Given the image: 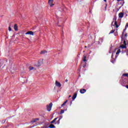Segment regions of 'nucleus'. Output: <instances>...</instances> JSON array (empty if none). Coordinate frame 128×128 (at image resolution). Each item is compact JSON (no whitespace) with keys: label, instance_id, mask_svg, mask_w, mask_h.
<instances>
[{"label":"nucleus","instance_id":"24","mask_svg":"<svg viewBox=\"0 0 128 128\" xmlns=\"http://www.w3.org/2000/svg\"><path fill=\"white\" fill-rule=\"evenodd\" d=\"M8 30H9V32H10L12 30V28H10V26H9Z\"/></svg>","mask_w":128,"mask_h":128},{"label":"nucleus","instance_id":"17","mask_svg":"<svg viewBox=\"0 0 128 128\" xmlns=\"http://www.w3.org/2000/svg\"><path fill=\"white\" fill-rule=\"evenodd\" d=\"M121 48H126V45L122 44L121 46Z\"/></svg>","mask_w":128,"mask_h":128},{"label":"nucleus","instance_id":"35","mask_svg":"<svg viewBox=\"0 0 128 128\" xmlns=\"http://www.w3.org/2000/svg\"><path fill=\"white\" fill-rule=\"evenodd\" d=\"M16 72V70H13V72Z\"/></svg>","mask_w":128,"mask_h":128},{"label":"nucleus","instance_id":"42","mask_svg":"<svg viewBox=\"0 0 128 128\" xmlns=\"http://www.w3.org/2000/svg\"><path fill=\"white\" fill-rule=\"evenodd\" d=\"M70 104H72V102H70Z\"/></svg>","mask_w":128,"mask_h":128},{"label":"nucleus","instance_id":"16","mask_svg":"<svg viewBox=\"0 0 128 128\" xmlns=\"http://www.w3.org/2000/svg\"><path fill=\"white\" fill-rule=\"evenodd\" d=\"M122 76H126L127 78H128V73L123 74Z\"/></svg>","mask_w":128,"mask_h":128},{"label":"nucleus","instance_id":"43","mask_svg":"<svg viewBox=\"0 0 128 128\" xmlns=\"http://www.w3.org/2000/svg\"><path fill=\"white\" fill-rule=\"evenodd\" d=\"M32 34L34 35V32L32 33Z\"/></svg>","mask_w":128,"mask_h":128},{"label":"nucleus","instance_id":"32","mask_svg":"<svg viewBox=\"0 0 128 128\" xmlns=\"http://www.w3.org/2000/svg\"><path fill=\"white\" fill-rule=\"evenodd\" d=\"M111 62H112V64H114V62L112 60L111 61Z\"/></svg>","mask_w":128,"mask_h":128},{"label":"nucleus","instance_id":"10","mask_svg":"<svg viewBox=\"0 0 128 128\" xmlns=\"http://www.w3.org/2000/svg\"><path fill=\"white\" fill-rule=\"evenodd\" d=\"M83 62H86V56L84 55L82 58Z\"/></svg>","mask_w":128,"mask_h":128},{"label":"nucleus","instance_id":"22","mask_svg":"<svg viewBox=\"0 0 128 128\" xmlns=\"http://www.w3.org/2000/svg\"><path fill=\"white\" fill-rule=\"evenodd\" d=\"M126 30V28H124V32L122 33V36H124V32H125V30Z\"/></svg>","mask_w":128,"mask_h":128},{"label":"nucleus","instance_id":"18","mask_svg":"<svg viewBox=\"0 0 128 128\" xmlns=\"http://www.w3.org/2000/svg\"><path fill=\"white\" fill-rule=\"evenodd\" d=\"M60 118H59V120L55 123L56 124H60Z\"/></svg>","mask_w":128,"mask_h":128},{"label":"nucleus","instance_id":"13","mask_svg":"<svg viewBox=\"0 0 128 128\" xmlns=\"http://www.w3.org/2000/svg\"><path fill=\"white\" fill-rule=\"evenodd\" d=\"M58 118H55L54 120H53L52 122H51V124H54V122H56V119Z\"/></svg>","mask_w":128,"mask_h":128},{"label":"nucleus","instance_id":"21","mask_svg":"<svg viewBox=\"0 0 128 128\" xmlns=\"http://www.w3.org/2000/svg\"><path fill=\"white\" fill-rule=\"evenodd\" d=\"M64 110H61L60 114H64Z\"/></svg>","mask_w":128,"mask_h":128},{"label":"nucleus","instance_id":"2","mask_svg":"<svg viewBox=\"0 0 128 128\" xmlns=\"http://www.w3.org/2000/svg\"><path fill=\"white\" fill-rule=\"evenodd\" d=\"M52 103L50 102L48 105H47L46 108L48 112L52 110Z\"/></svg>","mask_w":128,"mask_h":128},{"label":"nucleus","instance_id":"8","mask_svg":"<svg viewBox=\"0 0 128 128\" xmlns=\"http://www.w3.org/2000/svg\"><path fill=\"white\" fill-rule=\"evenodd\" d=\"M26 34H30L31 36H32V31H28L26 33Z\"/></svg>","mask_w":128,"mask_h":128},{"label":"nucleus","instance_id":"15","mask_svg":"<svg viewBox=\"0 0 128 128\" xmlns=\"http://www.w3.org/2000/svg\"><path fill=\"white\" fill-rule=\"evenodd\" d=\"M66 102H68V100H66L61 106V108H62V106H66Z\"/></svg>","mask_w":128,"mask_h":128},{"label":"nucleus","instance_id":"14","mask_svg":"<svg viewBox=\"0 0 128 128\" xmlns=\"http://www.w3.org/2000/svg\"><path fill=\"white\" fill-rule=\"evenodd\" d=\"M49 128H56V126H54V125L52 124H50V125L49 126Z\"/></svg>","mask_w":128,"mask_h":128},{"label":"nucleus","instance_id":"27","mask_svg":"<svg viewBox=\"0 0 128 128\" xmlns=\"http://www.w3.org/2000/svg\"><path fill=\"white\" fill-rule=\"evenodd\" d=\"M65 82H68V79H66V80H65Z\"/></svg>","mask_w":128,"mask_h":128},{"label":"nucleus","instance_id":"33","mask_svg":"<svg viewBox=\"0 0 128 128\" xmlns=\"http://www.w3.org/2000/svg\"><path fill=\"white\" fill-rule=\"evenodd\" d=\"M86 66L84 65V66H83V68H86Z\"/></svg>","mask_w":128,"mask_h":128},{"label":"nucleus","instance_id":"36","mask_svg":"<svg viewBox=\"0 0 128 128\" xmlns=\"http://www.w3.org/2000/svg\"><path fill=\"white\" fill-rule=\"evenodd\" d=\"M105 9L106 10V6L105 7Z\"/></svg>","mask_w":128,"mask_h":128},{"label":"nucleus","instance_id":"7","mask_svg":"<svg viewBox=\"0 0 128 128\" xmlns=\"http://www.w3.org/2000/svg\"><path fill=\"white\" fill-rule=\"evenodd\" d=\"M118 16L119 18H124V13L123 12H120L118 14Z\"/></svg>","mask_w":128,"mask_h":128},{"label":"nucleus","instance_id":"38","mask_svg":"<svg viewBox=\"0 0 128 128\" xmlns=\"http://www.w3.org/2000/svg\"><path fill=\"white\" fill-rule=\"evenodd\" d=\"M58 26H60V25H58Z\"/></svg>","mask_w":128,"mask_h":128},{"label":"nucleus","instance_id":"25","mask_svg":"<svg viewBox=\"0 0 128 128\" xmlns=\"http://www.w3.org/2000/svg\"><path fill=\"white\" fill-rule=\"evenodd\" d=\"M124 45L126 46V40L124 41Z\"/></svg>","mask_w":128,"mask_h":128},{"label":"nucleus","instance_id":"40","mask_svg":"<svg viewBox=\"0 0 128 128\" xmlns=\"http://www.w3.org/2000/svg\"><path fill=\"white\" fill-rule=\"evenodd\" d=\"M71 96H69V98H70Z\"/></svg>","mask_w":128,"mask_h":128},{"label":"nucleus","instance_id":"1","mask_svg":"<svg viewBox=\"0 0 128 128\" xmlns=\"http://www.w3.org/2000/svg\"><path fill=\"white\" fill-rule=\"evenodd\" d=\"M44 64V59H40L38 60V62L34 63V66L36 68Z\"/></svg>","mask_w":128,"mask_h":128},{"label":"nucleus","instance_id":"23","mask_svg":"<svg viewBox=\"0 0 128 128\" xmlns=\"http://www.w3.org/2000/svg\"><path fill=\"white\" fill-rule=\"evenodd\" d=\"M114 30H112L110 32V34H114Z\"/></svg>","mask_w":128,"mask_h":128},{"label":"nucleus","instance_id":"30","mask_svg":"<svg viewBox=\"0 0 128 128\" xmlns=\"http://www.w3.org/2000/svg\"><path fill=\"white\" fill-rule=\"evenodd\" d=\"M128 36V34H124L125 36Z\"/></svg>","mask_w":128,"mask_h":128},{"label":"nucleus","instance_id":"28","mask_svg":"<svg viewBox=\"0 0 128 128\" xmlns=\"http://www.w3.org/2000/svg\"><path fill=\"white\" fill-rule=\"evenodd\" d=\"M32 70H34L36 69L32 67Z\"/></svg>","mask_w":128,"mask_h":128},{"label":"nucleus","instance_id":"41","mask_svg":"<svg viewBox=\"0 0 128 128\" xmlns=\"http://www.w3.org/2000/svg\"><path fill=\"white\" fill-rule=\"evenodd\" d=\"M112 56H113L112 55Z\"/></svg>","mask_w":128,"mask_h":128},{"label":"nucleus","instance_id":"37","mask_svg":"<svg viewBox=\"0 0 128 128\" xmlns=\"http://www.w3.org/2000/svg\"><path fill=\"white\" fill-rule=\"evenodd\" d=\"M104 2H106V0H104Z\"/></svg>","mask_w":128,"mask_h":128},{"label":"nucleus","instance_id":"31","mask_svg":"<svg viewBox=\"0 0 128 128\" xmlns=\"http://www.w3.org/2000/svg\"><path fill=\"white\" fill-rule=\"evenodd\" d=\"M118 2H120V0H117Z\"/></svg>","mask_w":128,"mask_h":128},{"label":"nucleus","instance_id":"39","mask_svg":"<svg viewBox=\"0 0 128 128\" xmlns=\"http://www.w3.org/2000/svg\"><path fill=\"white\" fill-rule=\"evenodd\" d=\"M126 26H128V24H126Z\"/></svg>","mask_w":128,"mask_h":128},{"label":"nucleus","instance_id":"3","mask_svg":"<svg viewBox=\"0 0 128 128\" xmlns=\"http://www.w3.org/2000/svg\"><path fill=\"white\" fill-rule=\"evenodd\" d=\"M48 2L49 4V6L51 7L54 6V4H54V0H48Z\"/></svg>","mask_w":128,"mask_h":128},{"label":"nucleus","instance_id":"9","mask_svg":"<svg viewBox=\"0 0 128 128\" xmlns=\"http://www.w3.org/2000/svg\"><path fill=\"white\" fill-rule=\"evenodd\" d=\"M46 52H46V50H44L41 51L40 54H46Z\"/></svg>","mask_w":128,"mask_h":128},{"label":"nucleus","instance_id":"19","mask_svg":"<svg viewBox=\"0 0 128 128\" xmlns=\"http://www.w3.org/2000/svg\"><path fill=\"white\" fill-rule=\"evenodd\" d=\"M114 26H116V28H118V22L116 21L114 22Z\"/></svg>","mask_w":128,"mask_h":128},{"label":"nucleus","instance_id":"26","mask_svg":"<svg viewBox=\"0 0 128 128\" xmlns=\"http://www.w3.org/2000/svg\"><path fill=\"white\" fill-rule=\"evenodd\" d=\"M30 70H32V66H30Z\"/></svg>","mask_w":128,"mask_h":128},{"label":"nucleus","instance_id":"11","mask_svg":"<svg viewBox=\"0 0 128 128\" xmlns=\"http://www.w3.org/2000/svg\"><path fill=\"white\" fill-rule=\"evenodd\" d=\"M38 120H40V118H36L33 119L32 122H38Z\"/></svg>","mask_w":128,"mask_h":128},{"label":"nucleus","instance_id":"29","mask_svg":"<svg viewBox=\"0 0 128 128\" xmlns=\"http://www.w3.org/2000/svg\"><path fill=\"white\" fill-rule=\"evenodd\" d=\"M126 87L128 89V85L126 86Z\"/></svg>","mask_w":128,"mask_h":128},{"label":"nucleus","instance_id":"4","mask_svg":"<svg viewBox=\"0 0 128 128\" xmlns=\"http://www.w3.org/2000/svg\"><path fill=\"white\" fill-rule=\"evenodd\" d=\"M55 84L56 86H58V88H60V86H62V84L58 81H56Z\"/></svg>","mask_w":128,"mask_h":128},{"label":"nucleus","instance_id":"44","mask_svg":"<svg viewBox=\"0 0 128 128\" xmlns=\"http://www.w3.org/2000/svg\"><path fill=\"white\" fill-rule=\"evenodd\" d=\"M85 48H86V46H85Z\"/></svg>","mask_w":128,"mask_h":128},{"label":"nucleus","instance_id":"34","mask_svg":"<svg viewBox=\"0 0 128 128\" xmlns=\"http://www.w3.org/2000/svg\"><path fill=\"white\" fill-rule=\"evenodd\" d=\"M60 118L61 120L62 118V116L60 117Z\"/></svg>","mask_w":128,"mask_h":128},{"label":"nucleus","instance_id":"6","mask_svg":"<svg viewBox=\"0 0 128 128\" xmlns=\"http://www.w3.org/2000/svg\"><path fill=\"white\" fill-rule=\"evenodd\" d=\"M81 94H84L86 92V89H80V90Z\"/></svg>","mask_w":128,"mask_h":128},{"label":"nucleus","instance_id":"12","mask_svg":"<svg viewBox=\"0 0 128 128\" xmlns=\"http://www.w3.org/2000/svg\"><path fill=\"white\" fill-rule=\"evenodd\" d=\"M18 24H15L14 25V30H18Z\"/></svg>","mask_w":128,"mask_h":128},{"label":"nucleus","instance_id":"5","mask_svg":"<svg viewBox=\"0 0 128 128\" xmlns=\"http://www.w3.org/2000/svg\"><path fill=\"white\" fill-rule=\"evenodd\" d=\"M78 96V94L76 93H74L72 97V98L73 100H76V96Z\"/></svg>","mask_w":128,"mask_h":128},{"label":"nucleus","instance_id":"20","mask_svg":"<svg viewBox=\"0 0 128 128\" xmlns=\"http://www.w3.org/2000/svg\"><path fill=\"white\" fill-rule=\"evenodd\" d=\"M120 50L118 49L116 52V54H120Z\"/></svg>","mask_w":128,"mask_h":128}]
</instances>
